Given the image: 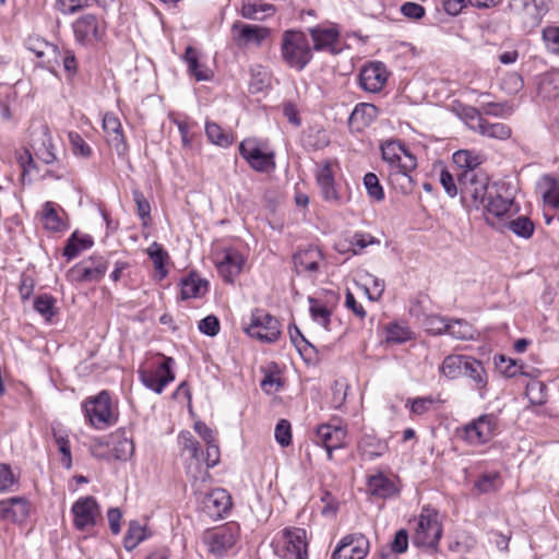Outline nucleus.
Returning a JSON list of instances; mask_svg holds the SVG:
<instances>
[{"instance_id":"obj_1","label":"nucleus","mask_w":559,"mask_h":559,"mask_svg":"<svg viewBox=\"0 0 559 559\" xmlns=\"http://www.w3.org/2000/svg\"><path fill=\"white\" fill-rule=\"evenodd\" d=\"M281 56L288 68L302 71L312 60V47L306 33L288 29L282 35Z\"/></svg>"},{"instance_id":"obj_2","label":"nucleus","mask_w":559,"mask_h":559,"mask_svg":"<svg viewBox=\"0 0 559 559\" xmlns=\"http://www.w3.org/2000/svg\"><path fill=\"white\" fill-rule=\"evenodd\" d=\"M178 443L181 453L189 454V462H187V475L192 483L195 492L201 491V484L210 478L209 471L203 467V452L200 443L189 431H182L178 436Z\"/></svg>"},{"instance_id":"obj_3","label":"nucleus","mask_w":559,"mask_h":559,"mask_svg":"<svg viewBox=\"0 0 559 559\" xmlns=\"http://www.w3.org/2000/svg\"><path fill=\"white\" fill-rule=\"evenodd\" d=\"M459 188L463 201L469 202L475 209H480L491 191L489 177L483 170L478 173L461 171L457 175Z\"/></svg>"},{"instance_id":"obj_4","label":"nucleus","mask_w":559,"mask_h":559,"mask_svg":"<svg viewBox=\"0 0 559 559\" xmlns=\"http://www.w3.org/2000/svg\"><path fill=\"white\" fill-rule=\"evenodd\" d=\"M83 409L86 419L96 429H105L117 423L118 416L107 391L88 397L83 403Z\"/></svg>"},{"instance_id":"obj_5","label":"nucleus","mask_w":559,"mask_h":559,"mask_svg":"<svg viewBox=\"0 0 559 559\" xmlns=\"http://www.w3.org/2000/svg\"><path fill=\"white\" fill-rule=\"evenodd\" d=\"M498 430V418L492 414H484L471 423L456 429L460 439L469 445H481L495 438Z\"/></svg>"},{"instance_id":"obj_6","label":"nucleus","mask_w":559,"mask_h":559,"mask_svg":"<svg viewBox=\"0 0 559 559\" xmlns=\"http://www.w3.org/2000/svg\"><path fill=\"white\" fill-rule=\"evenodd\" d=\"M275 554L282 559H307L308 543L304 528H285L276 542Z\"/></svg>"},{"instance_id":"obj_7","label":"nucleus","mask_w":559,"mask_h":559,"mask_svg":"<svg viewBox=\"0 0 559 559\" xmlns=\"http://www.w3.org/2000/svg\"><path fill=\"white\" fill-rule=\"evenodd\" d=\"M245 331L249 336L263 343H274L281 335V323L265 310L254 309Z\"/></svg>"},{"instance_id":"obj_8","label":"nucleus","mask_w":559,"mask_h":559,"mask_svg":"<svg viewBox=\"0 0 559 559\" xmlns=\"http://www.w3.org/2000/svg\"><path fill=\"white\" fill-rule=\"evenodd\" d=\"M509 10L525 29L537 27L548 11L544 0H510Z\"/></svg>"},{"instance_id":"obj_9","label":"nucleus","mask_w":559,"mask_h":559,"mask_svg":"<svg viewBox=\"0 0 559 559\" xmlns=\"http://www.w3.org/2000/svg\"><path fill=\"white\" fill-rule=\"evenodd\" d=\"M442 536V527L438 514L424 510L419 515L413 543L417 547L435 549Z\"/></svg>"},{"instance_id":"obj_10","label":"nucleus","mask_w":559,"mask_h":559,"mask_svg":"<svg viewBox=\"0 0 559 559\" xmlns=\"http://www.w3.org/2000/svg\"><path fill=\"white\" fill-rule=\"evenodd\" d=\"M238 538V526L236 524H227L212 532H207L203 540L209 547V551L217 557H223L230 550Z\"/></svg>"},{"instance_id":"obj_11","label":"nucleus","mask_w":559,"mask_h":559,"mask_svg":"<svg viewBox=\"0 0 559 559\" xmlns=\"http://www.w3.org/2000/svg\"><path fill=\"white\" fill-rule=\"evenodd\" d=\"M308 33L313 41L312 51H328L337 55L341 51L340 37L341 32L337 25L333 23L319 24L308 28Z\"/></svg>"},{"instance_id":"obj_12","label":"nucleus","mask_w":559,"mask_h":559,"mask_svg":"<svg viewBox=\"0 0 559 559\" xmlns=\"http://www.w3.org/2000/svg\"><path fill=\"white\" fill-rule=\"evenodd\" d=\"M503 189V185L492 183L486 202L480 205L487 213V221H489L490 215L496 218L510 217L519 211L513 199L502 194Z\"/></svg>"},{"instance_id":"obj_13","label":"nucleus","mask_w":559,"mask_h":559,"mask_svg":"<svg viewBox=\"0 0 559 559\" xmlns=\"http://www.w3.org/2000/svg\"><path fill=\"white\" fill-rule=\"evenodd\" d=\"M108 269V261L103 257H91L75 264L68 272L73 282H98Z\"/></svg>"},{"instance_id":"obj_14","label":"nucleus","mask_w":559,"mask_h":559,"mask_svg":"<svg viewBox=\"0 0 559 559\" xmlns=\"http://www.w3.org/2000/svg\"><path fill=\"white\" fill-rule=\"evenodd\" d=\"M240 155L257 171L267 173L275 168L274 153L263 152L254 139H246L239 145Z\"/></svg>"},{"instance_id":"obj_15","label":"nucleus","mask_w":559,"mask_h":559,"mask_svg":"<svg viewBox=\"0 0 559 559\" xmlns=\"http://www.w3.org/2000/svg\"><path fill=\"white\" fill-rule=\"evenodd\" d=\"M369 540L360 533L344 536L332 554V559H365Z\"/></svg>"},{"instance_id":"obj_16","label":"nucleus","mask_w":559,"mask_h":559,"mask_svg":"<svg viewBox=\"0 0 559 559\" xmlns=\"http://www.w3.org/2000/svg\"><path fill=\"white\" fill-rule=\"evenodd\" d=\"M73 524L79 531H86L96 525L100 514L99 506L94 497H82L72 506Z\"/></svg>"},{"instance_id":"obj_17","label":"nucleus","mask_w":559,"mask_h":559,"mask_svg":"<svg viewBox=\"0 0 559 559\" xmlns=\"http://www.w3.org/2000/svg\"><path fill=\"white\" fill-rule=\"evenodd\" d=\"M231 37L234 43L239 47H247L248 45L261 46L263 40L270 36V29L263 26L246 24L236 21L231 25Z\"/></svg>"},{"instance_id":"obj_18","label":"nucleus","mask_w":559,"mask_h":559,"mask_svg":"<svg viewBox=\"0 0 559 559\" xmlns=\"http://www.w3.org/2000/svg\"><path fill=\"white\" fill-rule=\"evenodd\" d=\"M73 32L79 43L88 45L100 39L103 22L94 14H84L73 23Z\"/></svg>"},{"instance_id":"obj_19","label":"nucleus","mask_w":559,"mask_h":559,"mask_svg":"<svg viewBox=\"0 0 559 559\" xmlns=\"http://www.w3.org/2000/svg\"><path fill=\"white\" fill-rule=\"evenodd\" d=\"M346 435L345 428L324 424L317 428L316 442L324 447L328 459L332 460L333 451L344 447Z\"/></svg>"},{"instance_id":"obj_20","label":"nucleus","mask_w":559,"mask_h":559,"mask_svg":"<svg viewBox=\"0 0 559 559\" xmlns=\"http://www.w3.org/2000/svg\"><path fill=\"white\" fill-rule=\"evenodd\" d=\"M389 73L381 62H373L365 66L359 74V84L362 90L369 93L380 92L386 83Z\"/></svg>"},{"instance_id":"obj_21","label":"nucleus","mask_w":559,"mask_h":559,"mask_svg":"<svg viewBox=\"0 0 559 559\" xmlns=\"http://www.w3.org/2000/svg\"><path fill=\"white\" fill-rule=\"evenodd\" d=\"M203 511L212 519L223 518L231 507V498L223 488L213 489L202 500Z\"/></svg>"},{"instance_id":"obj_22","label":"nucleus","mask_w":559,"mask_h":559,"mask_svg":"<svg viewBox=\"0 0 559 559\" xmlns=\"http://www.w3.org/2000/svg\"><path fill=\"white\" fill-rule=\"evenodd\" d=\"M26 48L41 60V66L51 69L59 64L61 52L56 45L39 37H29Z\"/></svg>"},{"instance_id":"obj_23","label":"nucleus","mask_w":559,"mask_h":559,"mask_svg":"<svg viewBox=\"0 0 559 559\" xmlns=\"http://www.w3.org/2000/svg\"><path fill=\"white\" fill-rule=\"evenodd\" d=\"M316 178L323 199L328 202L340 204L342 199L335 186L331 160H325L318 168Z\"/></svg>"},{"instance_id":"obj_24","label":"nucleus","mask_w":559,"mask_h":559,"mask_svg":"<svg viewBox=\"0 0 559 559\" xmlns=\"http://www.w3.org/2000/svg\"><path fill=\"white\" fill-rule=\"evenodd\" d=\"M28 511V501L24 497H12L0 501V520L22 522L27 518Z\"/></svg>"},{"instance_id":"obj_25","label":"nucleus","mask_w":559,"mask_h":559,"mask_svg":"<svg viewBox=\"0 0 559 559\" xmlns=\"http://www.w3.org/2000/svg\"><path fill=\"white\" fill-rule=\"evenodd\" d=\"M245 264L243 257L236 250H226L221 261L217 262V270L227 283H233L234 280L241 273Z\"/></svg>"},{"instance_id":"obj_26","label":"nucleus","mask_w":559,"mask_h":559,"mask_svg":"<svg viewBox=\"0 0 559 559\" xmlns=\"http://www.w3.org/2000/svg\"><path fill=\"white\" fill-rule=\"evenodd\" d=\"M33 148L45 164H52L57 160L52 138L47 126L43 124L39 135L33 139Z\"/></svg>"},{"instance_id":"obj_27","label":"nucleus","mask_w":559,"mask_h":559,"mask_svg":"<svg viewBox=\"0 0 559 559\" xmlns=\"http://www.w3.org/2000/svg\"><path fill=\"white\" fill-rule=\"evenodd\" d=\"M320 260H322L321 251L312 247L301 250L294 255V264L299 274L317 272Z\"/></svg>"},{"instance_id":"obj_28","label":"nucleus","mask_w":559,"mask_h":559,"mask_svg":"<svg viewBox=\"0 0 559 559\" xmlns=\"http://www.w3.org/2000/svg\"><path fill=\"white\" fill-rule=\"evenodd\" d=\"M463 373L474 382V388L479 392L480 397H484L485 390L488 384V377L483 364L469 357L465 362Z\"/></svg>"},{"instance_id":"obj_29","label":"nucleus","mask_w":559,"mask_h":559,"mask_svg":"<svg viewBox=\"0 0 559 559\" xmlns=\"http://www.w3.org/2000/svg\"><path fill=\"white\" fill-rule=\"evenodd\" d=\"M103 129L108 136L109 143L117 150L124 147V136L122 133V127L118 117L114 114H105L103 118Z\"/></svg>"},{"instance_id":"obj_30","label":"nucleus","mask_w":559,"mask_h":559,"mask_svg":"<svg viewBox=\"0 0 559 559\" xmlns=\"http://www.w3.org/2000/svg\"><path fill=\"white\" fill-rule=\"evenodd\" d=\"M453 163L461 171H481L478 167L483 164L484 157L473 151L460 150L453 154Z\"/></svg>"},{"instance_id":"obj_31","label":"nucleus","mask_w":559,"mask_h":559,"mask_svg":"<svg viewBox=\"0 0 559 559\" xmlns=\"http://www.w3.org/2000/svg\"><path fill=\"white\" fill-rule=\"evenodd\" d=\"M378 116V108L368 103H360L355 106L349 116V123L364 128L369 126Z\"/></svg>"},{"instance_id":"obj_32","label":"nucleus","mask_w":559,"mask_h":559,"mask_svg":"<svg viewBox=\"0 0 559 559\" xmlns=\"http://www.w3.org/2000/svg\"><path fill=\"white\" fill-rule=\"evenodd\" d=\"M183 59L187 62L190 74L193 75L197 81H207L212 78V71L207 67L199 63L198 51L193 47H187Z\"/></svg>"},{"instance_id":"obj_33","label":"nucleus","mask_w":559,"mask_h":559,"mask_svg":"<svg viewBox=\"0 0 559 559\" xmlns=\"http://www.w3.org/2000/svg\"><path fill=\"white\" fill-rule=\"evenodd\" d=\"M93 243V238L90 235H80L78 231H74L67 241L63 255L67 257L68 260H72L83 250L91 248Z\"/></svg>"},{"instance_id":"obj_34","label":"nucleus","mask_w":559,"mask_h":559,"mask_svg":"<svg viewBox=\"0 0 559 559\" xmlns=\"http://www.w3.org/2000/svg\"><path fill=\"white\" fill-rule=\"evenodd\" d=\"M471 356L465 355H449L447 356L440 368L439 371L448 379H456L461 374H463V371L465 369V362L467 359H469Z\"/></svg>"},{"instance_id":"obj_35","label":"nucleus","mask_w":559,"mask_h":559,"mask_svg":"<svg viewBox=\"0 0 559 559\" xmlns=\"http://www.w3.org/2000/svg\"><path fill=\"white\" fill-rule=\"evenodd\" d=\"M477 133L489 139L506 141L511 136L512 130L503 122H489L484 119L478 126Z\"/></svg>"},{"instance_id":"obj_36","label":"nucleus","mask_w":559,"mask_h":559,"mask_svg":"<svg viewBox=\"0 0 559 559\" xmlns=\"http://www.w3.org/2000/svg\"><path fill=\"white\" fill-rule=\"evenodd\" d=\"M368 490L373 496L386 498L393 496L396 488L388 477L380 473L369 477Z\"/></svg>"},{"instance_id":"obj_37","label":"nucleus","mask_w":559,"mask_h":559,"mask_svg":"<svg viewBox=\"0 0 559 559\" xmlns=\"http://www.w3.org/2000/svg\"><path fill=\"white\" fill-rule=\"evenodd\" d=\"M207 282L191 275L181 282L180 295L182 299L199 298L207 292Z\"/></svg>"},{"instance_id":"obj_38","label":"nucleus","mask_w":559,"mask_h":559,"mask_svg":"<svg viewBox=\"0 0 559 559\" xmlns=\"http://www.w3.org/2000/svg\"><path fill=\"white\" fill-rule=\"evenodd\" d=\"M139 373L142 383L157 394H160L165 386L175 379V376H170L167 370L163 378H158L156 372H152V370L148 369H140Z\"/></svg>"},{"instance_id":"obj_39","label":"nucleus","mask_w":559,"mask_h":559,"mask_svg":"<svg viewBox=\"0 0 559 559\" xmlns=\"http://www.w3.org/2000/svg\"><path fill=\"white\" fill-rule=\"evenodd\" d=\"M538 94L547 99L559 97V72H550L542 78Z\"/></svg>"},{"instance_id":"obj_40","label":"nucleus","mask_w":559,"mask_h":559,"mask_svg":"<svg viewBox=\"0 0 559 559\" xmlns=\"http://www.w3.org/2000/svg\"><path fill=\"white\" fill-rule=\"evenodd\" d=\"M447 333L460 341L474 340L475 331L465 320H449Z\"/></svg>"},{"instance_id":"obj_41","label":"nucleus","mask_w":559,"mask_h":559,"mask_svg":"<svg viewBox=\"0 0 559 559\" xmlns=\"http://www.w3.org/2000/svg\"><path fill=\"white\" fill-rule=\"evenodd\" d=\"M539 188L546 203L552 206L559 205V180L545 176L539 183Z\"/></svg>"},{"instance_id":"obj_42","label":"nucleus","mask_w":559,"mask_h":559,"mask_svg":"<svg viewBox=\"0 0 559 559\" xmlns=\"http://www.w3.org/2000/svg\"><path fill=\"white\" fill-rule=\"evenodd\" d=\"M146 537V528L139 522L131 521L123 540L124 548L129 551L133 550Z\"/></svg>"},{"instance_id":"obj_43","label":"nucleus","mask_w":559,"mask_h":559,"mask_svg":"<svg viewBox=\"0 0 559 559\" xmlns=\"http://www.w3.org/2000/svg\"><path fill=\"white\" fill-rule=\"evenodd\" d=\"M241 16L249 20H262L265 15L274 13L272 4H262L257 2H245L241 8Z\"/></svg>"},{"instance_id":"obj_44","label":"nucleus","mask_w":559,"mask_h":559,"mask_svg":"<svg viewBox=\"0 0 559 559\" xmlns=\"http://www.w3.org/2000/svg\"><path fill=\"white\" fill-rule=\"evenodd\" d=\"M391 185L399 189L402 193H409L414 189V181L409 171H402V169H391L389 174Z\"/></svg>"},{"instance_id":"obj_45","label":"nucleus","mask_w":559,"mask_h":559,"mask_svg":"<svg viewBox=\"0 0 559 559\" xmlns=\"http://www.w3.org/2000/svg\"><path fill=\"white\" fill-rule=\"evenodd\" d=\"M382 158L388 162L392 169L400 162L402 152H405V146L399 141H388L381 145Z\"/></svg>"},{"instance_id":"obj_46","label":"nucleus","mask_w":559,"mask_h":559,"mask_svg":"<svg viewBox=\"0 0 559 559\" xmlns=\"http://www.w3.org/2000/svg\"><path fill=\"white\" fill-rule=\"evenodd\" d=\"M111 451L117 460L127 461L133 455V441L123 435L117 436Z\"/></svg>"},{"instance_id":"obj_47","label":"nucleus","mask_w":559,"mask_h":559,"mask_svg":"<svg viewBox=\"0 0 559 559\" xmlns=\"http://www.w3.org/2000/svg\"><path fill=\"white\" fill-rule=\"evenodd\" d=\"M205 133L210 142L222 147H227L233 143L231 136L224 132V130L215 122H206Z\"/></svg>"},{"instance_id":"obj_48","label":"nucleus","mask_w":559,"mask_h":559,"mask_svg":"<svg viewBox=\"0 0 559 559\" xmlns=\"http://www.w3.org/2000/svg\"><path fill=\"white\" fill-rule=\"evenodd\" d=\"M509 229L516 236L528 239L533 236L534 223L526 216H518L508 223Z\"/></svg>"},{"instance_id":"obj_49","label":"nucleus","mask_w":559,"mask_h":559,"mask_svg":"<svg viewBox=\"0 0 559 559\" xmlns=\"http://www.w3.org/2000/svg\"><path fill=\"white\" fill-rule=\"evenodd\" d=\"M500 486L501 479L497 472L484 473L475 481V488L481 493L496 491Z\"/></svg>"},{"instance_id":"obj_50","label":"nucleus","mask_w":559,"mask_h":559,"mask_svg":"<svg viewBox=\"0 0 559 559\" xmlns=\"http://www.w3.org/2000/svg\"><path fill=\"white\" fill-rule=\"evenodd\" d=\"M457 115L474 132L478 131V126L481 124L484 120L481 111L472 106H461Z\"/></svg>"},{"instance_id":"obj_51","label":"nucleus","mask_w":559,"mask_h":559,"mask_svg":"<svg viewBox=\"0 0 559 559\" xmlns=\"http://www.w3.org/2000/svg\"><path fill=\"white\" fill-rule=\"evenodd\" d=\"M310 313L314 321L319 322L324 329H329L331 311L329 308L313 297H309Z\"/></svg>"},{"instance_id":"obj_52","label":"nucleus","mask_w":559,"mask_h":559,"mask_svg":"<svg viewBox=\"0 0 559 559\" xmlns=\"http://www.w3.org/2000/svg\"><path fill=\"white\" fill-rule=\"evenodd\" d=\"M437 403L438 400L432 396H423L407 400L406 407L409 406L412 414L421 416L430 412Z\"/></svg>"},{"instance_id":"obj_53","label":"nucleus","mask_w":559,"mask_h":559,"mask_svg":"<svg viewBox=\"0 0 559 559\" xmlns=\"http://www.w3.org/2000/svg\"><path fill=\"white\" fill-rule=\"evenodd\" d=\"M56 299L47 294L39 295L34 300V309L47 321L55 316Z\"/></svg>"},{"instance_id":"obj_54","label":"nucleus","mask_w":559,"mask_h":559,"mask_svg":"<svg viewBox=\"0 0 559 559\" xmlns=\"http://www.w3.org/2000/svg\"><path fill=\"white\" fill-rule=\"evenodd\" d=\"M412 338V332L407 326H402L396 323L386 326L385 341L388 343L402 344Z\"/></svg>"},{"instance_id":"obj_55","label":"nucleus","mask_w":559,"mask_h":559,"mask_svg":"<svg viewBox=\"0 0 559 559\" xmlns=\"http://www.w3.org/2000/svg\"><path fill=\"white\" fill-rule=\"evenodd\" d=\"M43 219L45 227L49 230L59 231L63 227V224L51 202L45 203Z\"/></svg>"},{"instance_id":"obj_56","label":"nucleus","mask_w":559,"mask_h":559,"mask_svg":"<svg viewBox=\"0 0 559 559\" xmlns=\"http://www.w3.org/2000/svg\"><path fill=\"white\" fill-rule=\"evenodd\" d=\"M19 477L8 464L0 463V493L13 490L17 485Z\"/></svg>"},{"instance_id":"obj_57","label":"nucleus","mask_w":559,"mask_h":559,"mask_svg":"<svg viewBox=\"0 0 559 559\" xmlns=\"http://www.w3.org/2000/svg\"><path fill=\"white\" fill-rule=\"evenodd\" d=\"M496 366L508 378H513L522 373V366L518 365V361L511 358H507L500 355L496 358Z\"/></svg>"},{"instance_id":"obj_58","label":"nucleus","mask_w":559,"mask_h":559,"mask_svg":"<svg viewBox=\"0 0 559 559\" xmlns=\"http://www.w3.org/2000/svg\"><path fill=\"white\" fill-rule=\"evenodd\" d=\"M364 185L370 198L376 201L384 199V192L378 177L373 173H368L364 177Z\"/></svg>"},{"instance_id":"obj_59","label":"nucleus","mask_w":559,"mask_h":559,"mask_svg":"<svg viewBox=\"0 0 559 559\" xmlns=\"http://www.w3.org/2000/svg\"><path fill=\"white\" fill-rule=\"evenodd\" d=\"M307 144L313 150H322L330 144V138L323 129H311L307 134Z\"/></svg>"},{"instance_id":"obj_60","label":"nucleus","mask_w":559,"mask_h":559,"mask_svg":"<svg viewBox=\"0 0 559 559\" xmlns=\"http://www.w3.org/2000/svg\"><path fill=\"white\" fill-rule=\"evenodd\" d=\"M147 254L153 261L155 269L160 271L164 276L166 274L164 264L166 259L168 258L167 252L162 248L160 245H158L157 242H153L147 249Z\"/></svg>"},{"instance_id":"obj_61","label":"nucleus","mask_w":559,"mask_h":559,"mask_svg":"<svg viewBox=\"0 0 559 559\" xmlns=\"http://www.w3.org/2000/svg\"><path fill=\"white\" fill-rule=\"evenodd\" d=\"M365 290L370 300H376L384 292V282L372 274H366Z\"/></svg>"},{"instance_id":"obj_62","label":"nucleus","mask_w":559,"mask_h":559,"mask_svg":"<svg viewBox=\"0 0 559 559\" xmlns=\"http://www.w3.org/2000/svg\"><path fill=\"white\" fill-rule=\"evenodd\" d=\"M68 138H69L70 144L72 145L74 155L81 156V157H90L91 156L92 148L78 132H69Z\"/></svg>"},{"instance_id":"obj_63","label":"nucleus","mask_w":559,"mask_h":559,"mask_svg":"<svg viewBox=\"0 0 559 559\" xmlns=\"http://www.w3.org/2000/svg\"><path fill=\"white\" fill-rule=\"evenodd\" d=\"M543 40L550 52L559 53V26H548L543 29Z\"/></svg>"},{"instance_id":"obj_64","label":"nucleus","mask_w":559,"mask_h":559,"mask_svg":"<svg viewBox=\"0 0 559 559\" xmlns=\"http://www.w3.org/2000/svg\"><path fill=\"white\" fill-rule=\"evenodd\" d=\"M275 439L282 447H288L292 442V426L286 419H281L275 426Z\"/></svg>"}]
</instances>
